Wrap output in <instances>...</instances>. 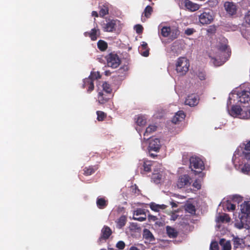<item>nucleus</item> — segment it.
<instances>
[{
    "label": "nucleus",
    "mask_w": 250,
    "mask_h": 250,
    "mask_svg": "<svg viewBox=\"0 0 250 250\" xmlns=\"http://www.w3.org/2000/svg\"><path fill=\"white\" fill-rule=\"evenodd\" d=\"M143 236L144 239L147 240L149 242H153L155 240V238L151 232L147 229L143 230Z\"/></svg>",
    "instance_id": "393cba45"
},
{
    "label": "nucleus",
    "mask_w": 250,
    "mask_h": 250,
    "mask_svg": "<svg viewBox=\"0 0 250 250\" xmlns=\"http://www.w3.org/2000/svg\"><path fill=\"white\" fill-rule=\"evenodd\" d=\"M243 242V240L239 238H235L233 239L234 247H237L240 245Z\"/></svg>",
    "instance_id": "3c124183"
},
{
    "label": "nucleus",
    "mask_w": 250,
    "mask_h": 250,
    "mask_svg": "<svg viewBox=\"0 0 250 250\" xmlns=\"http://www.w3.org/2000/svg\"><path fill=\"white\" fill-rule=\"evenodd\" d=\"M135 119L136 120V123L139 126H144L146 124V118L143 115H138Z\"/></svg>",
    "instance_id": "72a5a7b5"
},
{
    "label": "nucleus",
    "mask_w": 250,
    "mask_h": 250,
    "mask_svg": "<svg viewBox=\"0 0 250 250\" xmlns=\"http://www.w3.org/2000/svg\"><path fill=\"white\" fill-rule=\"evenodd\" d=\"M222 203L224 209L226 208L228 211H232L235 209V205L229 200L224 199Z\"/></svg>",
    "instance_id": "5701e85b"
},
{
    "label": "nucleus",
    "mask_w": 250,
    "mask_h": 250,
    "mask_svg": "<svg viewBox=\"0 0 250 250\" xmlns=\"http://www.w3.org/2000/svg\"><path fill=\"white\" fill-rule=\"evenodd\" d=\"M97 115V120L99 121H103L106 117V114L101 111H97L96 112Z\"/></svg>",
    "instance_id": "79ce46f5"
},
{
    "label": "nucleus",
    "mask_w": 250,
    "mask_h": 250,
    "mask_svg": "<svg viewBox=\"0 0 250 250\" xmlns=\"http://www.w3.org/2000/svg\"><path fill=\"white\" fill-rule=\"evenodd\" d=\"M100 33V30L94 28L91 29L90 32H86L84 33L85 36H88L90 38L92 41H96L98 37L99 36Z\"/></svg>",
    "instance_id": "412c9836"
},
{
    "label": "nucleus",
    "mask_w": 250,
    "mask_h": 250,
    "mask_svg": "<svg viewBox=\"0 0 250 250\" xmlns=\"http://www.w3.org/2000/svg\"><path fill=\"white\" fill-rule=\"evenodd\" d=\"M96 205L99 209L105 208L108 205V200L104 198L98 197L96 201Z\"/></svg>",
    "instance_id": "b1692460"
},
{
    "label": "nucleus",
    "mask_w": 250,
    "mask_h": 250,
    "mask_svg": "<svg viewBox=\"0 0 250 250\" xmlns=\"http://www.w3.org/2000/svg\"><path fill=\"white\" fill-rule=\"evenodd\" d=\"M240 217L247 220L248 225L250 224V202H244L240 205Z\"/></svg>",
    "instance_id": "0eeeda50"
},
{
    "label": "nucleus",
    "mask_w": 250,
    "mask_h": 250,
    "mask_svg": "<svg viewBox=\"0 0 250 250\" xmlns=\"http://www.w3.org/2000/svg\"><path fill=\"white\" fill-rule=\"evenodd\" d=\"M133 219L135 220H137V221H141V222L144 221L146 220V218L143 217H134L133 218Z\"/></svg>",
    "instance_id": "bf43d9fd"
},
{
    "label": "nucleus",
    "mask_w": 250,
    "mask_h": 250,
    "mask_svg": "<svg viewBox=\"0 0 250 250\" xmlns=\"http://www.w3.org/2000/svg\"><path fill=\"white\" fill-rule=\"evenodd\" d=\"M250 84L245 83L233 89L229 94L227 102L229 113L234 106L243 108L250 107Z\"/></svg>",
    "instance_id": "f257e3e1"
},
{
    "label": "nucleus",
    "mask_w": 250,
    "mask_h": 250,
    "mask_svg": "<svg viewBox=\"0 0 250 250\" xmlns=\"http://www.w3.org/2000/svg\"><path fill=\"white\" fill-rule=\"evenodd\" d=\"M102 88L103 90L102 91H104V93L111 95L112 89L109 83L106 82H104L102 84Z\"/></svg>",
    "instance_id": "f704fd0d"
},
{
    "label": "nucleus",
    "mask_w": 250,
    "mask_h": 250,
    "mask_svg": "<svg viewBox=\"0 0 250 250\" xmlns=\"http://www.w3.org/2000/svg\"><path fill=\"white\" fill-rule=\"evenodd\" d=\"M116 246L119 250H122L125 248V245L124 241H120L117 242Z\"/></svg>",
    "instance_id": "09e8293b"
},
{
    "label": "nucleus",
    "mask_w": 250,
    "mask_h": 250,
    "mask_svg": "<svg viewBox=\"0 0 250 250\" xmlns=\"http://www.w3.org/2000/svg\"><path fill=\"white\" fill-rule=\"evenodd\" d=\"M157 129V126L155 125H149L146 130V131L144 133V140H147L149 139L150 137L146 138V137H147L150 134L155 131Z\"/></svg>",
    "instance_id": "c85d7f7f"
},
{
    "label": "nucleus",
    "mask_w": 250,
    "mask_h": 250,
    "mask_svg": "<svg viewBox=\"0 0 250 250\" xmlns=\"http://www.w3.org/2000/svg\"><path fill=\"white\" fill-rule=\"evenodd\" d=\"M186 211L192 214H195L196 209L195 206L191 204H188L186 208Z\"/></svg>",
    "instance_id": "a19ab883"
},
{
    "label": "nucleus",
    "mask_w": 250,
    "mask_h": 250,
    "mask_svg": "<svg viewBox=\"0 0 250 250\" xmlns=\"http://www.w3.org/2000/svg\"><path fill=\"white\" fill-rule=\"evenodd\" d=\"M84 175L88 176L94 173L95 171V169L92 166H89L88 167H85L83 168Z\"/></svg>",
    "instance_id": "4c0bfd02"
},
{
    "label": "nucleus",
    "mask_w": 250,
    "mask_h": 250,
    "mask_svg": "<svg viewBox=\"0 0 250 250\" xmlns=\"http://www.w3.org/2000/svg\"><path fill=\"white\" fill-rule=\"evenodd\" d=\"M190 167L195 172L201 173L204 169L205 165L203 161L198 157H191L189 159Z\"/></svg>",
    "instance_id": "39448f33"
},
{
    "label": "nucleus",
    "mask_w": 250,
    "mask_h": 250,
    "mask_svg": "<svg viewBox=\"0 0 250 250\" xmlns=\"http://www.w3.org/2000/svg\"><path fill=\"white\" fill-rule=\"evenodd\" d=\"M176 71L180 75H184L188 71L189 62L185 57H179L175 64Z\"/></svg>",
    "instance_id": "7ed1b4c3"
},
{
    "label": "nucleus",
    "mask_w": 250,
    "mask_h": 250,
    "mask_svg": "<svg viewBox=\"0 0 250 250\" xmlns=\"http://www.w3.org/2000/svg\"><path fill=\"white\" fill-rule=\"evenodd\" d=\"M149 156L151 157H152L153 158H154L155 157L157 156V155H156V154H154L153 153H150V151H149Z\"/></svg>",
    "instance_id": "774afa93"
},
{
    "label": "nucleus",
    "mask_w": 250,
    "mask_h": 250,
    "mask_svg": "<svg viewBox=\"0 0 250 250\" xmlns=\"http://www.w3.org/2000/svg\"><path fill=\"white\" fill-rule=\"evenodd\" d=\"M210 250H219V246L216 241L212 242L210 245Z\"/></svg>",
    "instance_id": "49530a36"
},
{
    "label": "nucleus",
    "mask_w": 250,
    "mask_h": 250,
    "mask_svg": "<svg viewBox=\"0 0 250 250\" xmlns=\"http://www.w3.org/2000/svg\"><path fill=\"white\" fill-rule=\"evenodd\" d=\"M152 11H153V9H152V7L149 5H147L146 7V8L144 10V12L145 16L146 18H149L152 13Z\"/></svg>",
    "instance_id": "58836bf2"
},
{
    "label": "nucleus",
    "mask_w": 250,
    "mask_h": 250,
    "mask_svg": "<svg viewBox=\"0 0 250 250\" xmlns=\"http://www.w3.org/2000/svg\"><path fill=\"white\" fill-rule=\"evenodd\" d=\"M108 66L116 68L119 66L121 61L117 54L110 53L105 57Z\"/></svg>",
    "instance_id": "423d86ee"
},
{
    "label": "nucleus",
    "mask_w": 250,
    "mask_h": 250,
    "mask_svg": "<svg viewBox=\"0 0 250 250\" xmlns=\"http://www.w3.org/2000/svg\"><path fill=\"white\" fill-rule=\"evenodd\" d=\"M152 162L151 161H145L143 165V170L141 171L142 174L146 172H150L151 171Z\"/></svg>",
    "instance_id": "c756f323"
},
{
    "label": "nucleus",
    "mask_w": 250,
    "mask_h": 250,
    "mask_svg": "<svg viewBox=\"0 0 250 250\" xmlns=\"http://www.w3.org/2000/svg\"><path fill=\"white\" fill-rule=\"evenodd\" d=\"M116 21L114 20H109L106 23L103 24V29L105 32H112L115 29Z\"/></svg>",
    "instance_id": "4468645a"
},
{
    "label": "nucleus",
    "mask_w": 250,
    "mask_h": 250,
    "mask_svg": "<svg viewBox=\"0 0 250 250\" xmlns=\"http://www.w3.org/2000/svg\"><path fill=\"white\" fill-rule=\"evenodd\" d=\"M244 147V150L243 151V154L246 159L250 160V140L246 143L243 144Z\"/></svg>",
    "instance_id": "cd10ccee"
},
{
    "label": "nucleus",
    "mask_w": 250,
    "mask_h": 250,
    "mask_svg": "<svg viewBox=\"0 0 250 250\" xmlns=\"http://www.w3.org/2000/svg\"><path fill=\"white\" fill-rule=\"evenodd\" d=\"M192 186L197 189L201 188V185L200 182L198 180H196L193 182Z\"/></svg>",
    "instance_id": "864d4df0"
},
{
    "label": "nucleus",
    "mask_w": 250,
    "mask_h": 250,
    "mask_svg": "<svg viewBox=\"0 0 250 250\" xmlns=\"http://www.w3.org/2000/svg\"><path fill=\"white\" fill-rule=\"evenodd\" d=\"M110 94L104 93V91H99L97 101L100 104H104L108 101L110 99Z\"/></svg>",
    "instance_id": "dca6fc26"
},
{
    "label": "nucleus",
    "mask_w": 250,
    "mask_h": 250,
    "mask_svg": "<svg viewBox=\"0 0 250 250\" xmlns=\"http://www.w3.org/2000/svg\"><path fill=\"white\" fill-rule=\"evenodd\" d=\"M167 207V206L165 205H159V210L160 209H164L166 208Z\"/></svg>",
    "instance_id": "e2e57ef3"
},
{
    "label": "nucleus",
    "mask_w": 250,
    "mask_h": 250,
    "mask_svg": "<svg viewBox=\"0 0 250 250\" xmlns=\"http://www.w3.org/2000/svg\"><path fill=\"white\" fill-rule=\"evenodd\" d=\"M92 16H94L95 17H98L99 15L98 13L96 11H92Z\"/></svg>",
    "instance_id": "0e129e2a"
},
{
    "label": "nucleus",
    "mask_w": 250,
    "mask_h": 250,
    "mask_svg": "<svg viewBox=\"0 0 250 250\" xmlns=\"http://www.w3.org/2000/svg\"><path fill=\"white\" fill-rule=\"evenodd\" d=\"M236 228L241 229L242 228H245L249 229L250 228V224L248 225L247 223V220L245 218H242L240 217V222L237 223L235 224Z\"/></svg>",
    "instance_id": "bb28decb"
},
{
    "label": "nucleus",
    "mask_w": 250,
    "mask_h": 250,
    "mask_svg": "<svg viewBox=\"0 0 250 250\" xmlns=\"http://www.w3.org/2000/svg\"><path fill=\"white\" fill-rule=\"evenodd\" d=\"M99 15L101 17H104L109 13V4L107 3H101L99 5Z\"/></svg>",
    "instance_id": "4be33fe9"
},
{
    "label": "nucleus",
    "mask_w": 250,
    "mask_h": 250,
    "mask_svg": "<svg viewBox=\"0 0 250 250\" xmlns=\"http://www.w3.org/2000/svg\"><path fill=\"white\" fill-rule=\"evenodd\" d=\"M144 213V212L142 209H139V210H137L136 211V215H141V214H142Z\"/></svg>",
    "instance_id": "052dcab7"
},
{
    "label": "nucleus",
    "mask_w": 250,
    "mask_h": 250,
    "mask_svg": "<svg viewBox=\"0 0 250 250\" xmlns=\"http://www.w3.org/2000/svg\"><path fill=\"white\" fill-rule=\"evenodd\" d=\"M195 31V30L193 28H188L185 30V34L189 36L192 35Z\"/></svg>",
    "instance_id": "5fc2aeb1"
},
{
    "label": "nucleus",
    "mask_w": 250,
    "mask_h": 250,
    "mask_svg": "<svg viewBox=\"0 0 250 250\" xmlns=\"http://www.w3.org/2000/svg\"><path fill=\"white\" fill-rule=\"evenodd\" d=\"M224 7L226 11L231 15H234L236 12V5L231 2H226L224 4Z\"/></svg>",
    "instance_id": "a211bd4d"
},
{
    "label": "nucleus",
    "mask_w": 250,
    "mask_h": 250,
    "mask_svg": "<svg viewBox=\"0 0 250 250\" xmlns=\"http://www.w3.org/2000/svg\"><path fill=\"white\" fill-rule=\"evenodd\" d=\"M150 208L154 211H159V205L156 204L154 203H151L150 204Z\"/></svg>",
    "instance_id": "8fccbe9b"
},
{
    "label": "nucleus",
    "mask_w": 250,
    "mask_h": 250,
    "mask_svg": "<svg viewBox=\"0 0 250 250\" xmlns=\"http://www.w3.org/2000/svg\"><path fill=\"white\" fill-rule=\"evenodd\" d=\"M134 29L136 32L138 34H141L143 31V27L140 24H137L135 26Z\"/></svg>",
    "instance_id": "de8ad7c7"
},
{
    "label": "nucleus",
    "mask_w": 250,
    "mask_h": 250,
    "mask_svg": "<svg viewBox=\"0 0 250 250\" xmlns=\"http://www.w3.org/2000/svg\"><path fill=\"white\" fill-rule=\"evenodd\" d=\"M170 204L171 205L172 208H176L177 207V204L173 202H171Z\"/></svg>",
    "instance_id": "69168bd1"
},
{
    "label": "nucleus",
    "mask_w": 250,
    "mask_h": 250,
    "mask_svg": "<svg viewBox=\"0 0 250 250\" xmlns=\"http://www.w3.org/2000/svg\"><path fill=\"white\" fill-rule=\"evenodd\" d=\"M126 221V217L125 215H122L116 221L117 227L119 229L122 228L125 226Z\"/></svg>",
    "instance_id": "2f4dec72"
},
{
    "label": "nucleus",
    "mask_w": 250,
    "mask_h": 250,
    "mask_svg": "<svg viewBox=\"0 0 250 250\" xmlns=\"http://www.w3.org/2000/svg\"><path fill=\"white\" fill-rule=\"evenodd\" d=\"M161 146V145L160 144V140L159 139L155 138L154 139H152L150 140L149 144V151H154L155 152H159Z\"/></svg>",
    "instance_id": "ddd939ff"
},
{
    "label": "nucleus",
    "mask_w": 250,
    "mask_h": 250,
    "mask_svg": "<svg viewBox=\"0 0 250 250\" xmlns=\"http://www.w3.org/2000/svg\"><path fill=\"white\" fill-rule=\"evenodd\" d=\"M239 153V149L235 151L232 159V162L236 168H238L243 173L247 174L250 171V165L246 163L243 165V162L241 161L242 157Z\"/></svg>",
    "instance_id": "f03ea898"
},
{
    "label": "nucleus",
    "mask_w": 250,
    "mask_h": 250,
    "mask_svg": "<svg viewBox=\"0 0 250 250\" xmlns=\"http://www.w3.org/2000/svg\"><path fill=\"white\" fill-rule=\"evenodd\" d=\"M198 77L201 80H203L205 79V76L204 75V74L202 73L199 74Z\"/></svg>",
    "instance_id": "680f3d73"
},
{
    "label": "nucleus",
    "mask_w": 250,
    "mask_h": 250,
    "mask_svg": "<svg viewBox=\"0 0 250 250\" xmlns=\"http://www.w3.org/2000/svg\"><path fill=\"white\" fill-rule=\"evenodd\" d=\"M213 12L210 10L204 11L199 16V21L202 25L210 24L213 20Z\"/></svg>",
    "instance_id": "6e6552de"
},
{
    "label": "nucleus",
    "mask_w": 250,
    "mask_h": 250,
    "mask_svg": "<svg viewBox=\"0 0 250 250\" xmlns=\"http://www.w3.org/2000/svg\"><path fill=\"white\" fill-rule=\"evenodd\" d=\"M132 191L134 193L139 195L141 193V190L138 188V187L136 185L131 187Z\"/></svg>",
    "instance_id": "603ef678"
},
{
    "label": "nucleus",
    "mask_w": 250,
    "mask_h": 250,
    "mask_svg": "<svg viewBox=\"0 0 250 250\" xmlns=\"http://www.w3.org/2000/svg\"><path fill=\"white\" fill-rule=\"evenodd\" d=\"M89 77L92 79L94 81V80L100 79L101 75L99 72H93L91 73Z\"/></svg>",
    "instance_id": "c03bdc74"
},
{
    "label": "nucleus",
    "mask_w": 250,
    "mask_h": 250,
    "mask_svg": "<svg viewBox=\"0 0 250 250\" xmlns=\"http://www.w3.org/2000/svg\"><path fill=\"white\" fill-rule=\"evenodd\" d=\"M219 53L218 46H211V49L208 52V56L210 58V62L215 66H219V62L216 59Z\"/></svg>",
    "instance_id": "9d476101"
},
{
    "label": "nucleus",
    "mask_w": 250,
    "mask_h": 250,
    "mask_svg": "<svg viewBox=\"0 0 250 250\" xmlns=\"http://www.w3.org/2000/svg\"><path fill=\"white\" fill-rule=\"evenodd\" d=\"M191 183V179L188 175H182L179 176L177 182V186L178 188H181L190 186Z\"/></svg>",
    "instance_id": "9b49d317"
},
{
    "label": "nucleus",
    "mask_w": 250,
    "mask_h": 250,
    "mask_svg": "<svg viewBox=\"0 0 250 250\" xmlns=\"http://www.w3.org/2000/svg\"><path fill=\"white\" fill-rule=\"evenodd\" d=\"M112 231L109 227L104 226L101 230V236L98 240L99 244L106 242L112 234Z\"/></svg>",
    "instance_id": "1a4fd4ad"
},
{
    "label": "nucleus",
    "mask_w": 250,
    "mask_h": 250,
    "mask_svg": "<svg viewBox=\"0 0 250 250\" xmlns=\"http://www.w3.org/2000/svg\"><path fill=\"white\" fill-rule=\"evenodd\" d=\"M208 2L209 6L213 7L216 5L218 2L217 0H209Z\"/></svg>",
    "instance_id": "6e6d98bb"
},
{
    "label": "nucleus",
    "mask_w": 250,
    "mask_h": 250,
    "mask_svg": "<svg viewBox=\"0 0 250 250\" xmlns=\"http://www.w3.org/2000/svg\"><path fill=\"white\" fill-rule=\"evenodd\" d=\"M198 97L196 95L191 94L187 97L185 103L190 106H194L198 104Z\"/></svg>",
    "instance_id": "2eb2a0df"
},
{
    "label": "nucleus",
    "mask_w": 250,
    "mask_h": 250,
    "mask_svg": "<svg viewBox=\"0 0 250 250\" xmlns=\"http://www.w3.org/2000/svg\"><path fill=\"white\" fill-rule=\"evenodd\" d=\"M223 42L221 45H220V65L226 62L230 55V50L227 45L228 41L223 38L222 39Z\"/></svg>",
    "instance_id": "20e7f679"
},
{
    "label": "nucleus",
    "mask_w": 250,
    "mask_h": 250,
    "mask_svg": "<svg viewBox=\"0 0 250 250\" xmlns=\"http://www.w3.org/2000/svg\"><path fill=\"white\" fill-rule=\"evenodd\" d=\"M83 87H87V91L89 93L92 91L94 88V82L93 80L89 77L84 79L83 81Z\"/></svg>",
    "instance_id": "f3484780"
},
{
    "label": "nucleus",
    "mask_w": 250,
    "mask_h": 250,
    "mask_svg": "<svg viewBox=\"0 0 250 250\" xmlns=\"http://www.w3.org/2000/svg\"><path fill=\"white\" fill-rule=\"evenodd\" d=\"M186 114L183 111H178L172 119V122L175 124H178L179 122L184 120Z\"/></svg>",
    "instance_id": "aec40b11"
},
{
    "label": "nucleus",
    "mask_w": 250,
    "mask_h": 250,
    "mask_svg": "<svg viewBox=\"0 0 250 250\" xmlns=\"http://www.w3.org/2000/svg\"><path fill=\"white\" fill-rule=\"evenodd\" d=\"M148 219L149 221H155L158 218L156 216L152 215H149L148 216Z\"/></svg>",
    "instance_id": "13d9d810"
},
{
    "label": "nucleus",
    "mask_w": 250,
    "mask_h": 250,
    "mask_svg": "<svg viewBox=\"0 0 250 250\" xmlns=\"http://www.w3.org/2000/svg\"><path fill=\"white\" fill-rule=\"evenodd\" d=\"M139 52L144 57H146L149 56V48L146 42H142L141 46L139 47Z\"/></svg>",
    "instance_id": "6ab92c4d"
},
{
    "label": "nucleus",
    "mask_w": 250,
    "mask_h": 250,
    "mask_svg": "<svg viewBox=\"0 0 250 250\" xmlns=\"http://www.w3.org/2000/svg\"><path fill=\"white\" fill-rule=\"evenodd\" d=\"M152 179L156 184H159L162 180V175L160 173L153 174Z\"/></svg>",
    "instance_id": "ea45409f"
},
{
    "label": "nucleus",
    "mask_w": 250,
    "mask_h": 250,
    "mask_svg": "<svg viewBox=\"0 0 250 250\" xmlns=\"http://www.w3.org/2000/svg\"><path fill=\"white\" fill-rule=\"evenodd\" d=\"M129 250H140V249L136 247L132 246L130 248Z\"/></svg>",
    "instance_id": "338daca9"
},
{
    "label": "nucleus",
    "mask_w": 250,
    "mask_h": 250,
    "mask_svg": "<svg viewBox=\"0 0 250 250\" xmlns=\"http://www.w3.org/2000/svg\"><path fill=\"white\" fill-rule=\"evenodd\" d=\"M97 47L100 51H104L107 49L108 44L104 41L100 40L97 42Z\"/></svg>",
    "instance_id": "473e14b6"
},
{
    "label": "nucleus",
    "mask_w": 250,
    "mask_h": 250,
    "mask_svg": "<svg viewBox=\"0 0 250 250\" xmlns=\"http://www.w3.org/2000/svg\"><path fill=\"white\" fill-rule=\"evenodd\" d=\"M217 28V27L215 25L209 26L207 29V35L208 36L214 35L216 32Z\"/></svg>",
    "instance_id": "e433bc0d"
},
{
    "label": "nucleus",
    "mask_w": 250,
    "mask_h": 250,
    "mask_svg": "<svg viewBox=\"0 0 250 250\" xmlns=\"http://www.w3.org/2000/svg\"><path fill=\"white\" fill-rule=\"evenodd\" d=\"M230 220V218L228 214L223 213L221 215H220V222L223 223H228L229 222Z\"/></svg>",
    "instance_id": "37998d69"
},
{
    "label": "nucleus",
    "mask_w": 250,
    "mask_h": 250,
    "mask_svg": "<svg viewBox=\"0 0 250 250\" xmlns=\"http://www.w3.org/2000/svg\"><path fill=\"white\" fill-rule=\"evenodd\" d=\"M220 245L222 247V250H230L231 249L230 241L229 240L226 241L224 239H220Z\"/></svg>",
    "instance_id": "7c9ffc66"
},
{
    "label": "nucleus",
    "mask_w": 250,
    "mask_h": 250,
    "mask_svg": "<svg viewBox=\"0 0 250 250\" xmlns=\"http://www.w3.org/2000/svg\"><path fill=\"white\" fill-rule=\"evenodd\" d=\"M245 21L247 23L250 24V10L247 12L245 16Z\"/></svg>",
    "instance_id": "4d7b16f0"
},
{
    "label": "nucleus",
    "mask_w": 250,
    "mask_h": 250,
    "mask_svg": "<svg viewBox=\"0 0 250 250\" xmlns=\"http://www.w3.org/2000/svg\"><path fill=\"white\" fill-rule=\"evenodd\" d=\"M166 231L168 236L171 238L177 237L178 234L177 231L174 228L169 226L166 227Z\"/></svg>",
    "instance_id": "a878e982"
},
{
    "label": "nucleus",
    "mask_w": 250,
    "mask_h": 250,
    "mask_svg": "<svg viewBox=\"0 0 250 250\" xmlns=\"http://www.w3.org/2000/svg\"><path fill=\"white\" fill-rule=\"evenodd\" d=\"M232 200L234 202L239 203L243 200V197L238 195H234L232 197Z\"/></svg>",
    "instance_id": "a18cd8bd"
},
{
    "label": "nucleus",
    "mask_w": 250,
    "mask_h": 250,
    "mask_svg": "<svg viewBox=\"0 0 250 250\" xmlns=\"http://www.w3.org/2000/svg\"><path fill=\"white\" fill-rule=\"evenodd\" d=\"M171 32V28L169 26H164L161 29V34L164 37H167Z\"/></svg>",
    "instance_id": "c9c22d12"
},
{
    "label": "nucleus",
    "mask_w": 250,
    "mask_h": 250,
    "mask_svg": "<svg viewBox=\"0 0 250 250\" xmlns=\"http://www.w3.org/2000/svg\"><path fill=\"white\" fill-rule=\"evenodd\" d=\"M182 3L185 8L191 12H194L198 10L200 6L199 4L194 3L190 0H181Z\"/></svg>",
    "instance_id": "f8f14e48"
}]
</instances>
